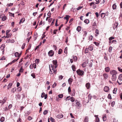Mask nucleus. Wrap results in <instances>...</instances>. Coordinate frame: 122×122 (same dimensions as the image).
Returning a JSON list of instances; mask_svg holds the SVG:
<instances>
[{
  "mask_svg": "<svg viewBox=\"0 0 122 122\" xmlns=\"http://www.w3.org/2000/svg\"><path fill=\"white\" fill-rule=\"evenodd\" d=\"M76 72L78 75L82 76L84 75V72L78 69L76 70Z\"/></svg>",
  "mask_w": 122,
  "mask_h": 122,
  "instance_id": "f257e3e1",
  "label": "nucleus"
},
{
  "mask_svg": "<svg viewBox=\"0 0 122 122\" xmlns=\"http://www.w3.org/2000/svg\"><path fill=\"white\" fill-rule=\"evenodd\" d=\"M110 74L112 76H115L117 74V71L114 70H111L110 73Z\"/></svg>",
  "mask_w": 122,
  "mask_h": 122,
  "instance_id": "f03ea898",
  "label": "nucleus"
},
{
  "mask_svg": "<svg viewBox=\"0 0 122 122\" xmlns=\"http://www.w3.org/2000/svg\"><path fill=\"white\" fill-rule=\"evenodd\" d=\"M54 52L52 50H51L48 52V54L50 56H52L54 54Z\"/></svg>",
  "mask_w": 122,
  "mask_h": 122,
  "instance_id": "7ed1b4c3",
  "label": "nucleus"
},
{
  "mask_svg": "<svg viewBox=\"0 0 122 122\" xmlns=\"http://www.w3.org/2000/svg\"><path fill=\"white\" fill-rule=\"evenodd\" d=\"M10 31H6V37L7 38L11 37V36L12 35V34L11 33H10Z\"/></svg>",
  "mask_w": 122,
  "mask_h": 122,
  "instance_id": "20e7f679",
  "label": "nucleus"
},
{
  "mask_svg": "<svg viewBox=\"0 0 122 122\" xmlns=\"http://www.w3.org/2000/svg\"><path fill=\"white\" fill-rule=\"evenodd\" d=\"M0 17V18L2 19V20H5L7 19V17L3 14L1 15Z\"/></svg>",
  "mask_w": 122,
  "mask_h": 122,
  "instance_id": "39448f33",
  "label": "nucleus"
},
{
  "mask_svg": "<svg viewBox=\"0 0 122 122\" xmlns=\"http://www.w3.org/2000/svg\"><path fill=\"white\" fill-rule=\"evenodd\" d=\"M118 23L117 22H115L113 24V27L114 30L118 27Z\"/></svg>",
  "mask_w": 122,
  "mask_h": 122,
  "instance_id": "423d86ee",
  "label": "nucleus"
},
{
  "mask_svg": "<svg viewBox=\"0 0 122 122\" xmlns=\"http://www.w3.org/2000/svg\"><path fill=\"white\" fill-rule=\"evenodd\" d=\"M103 76L104 77V79L105 80L107 79L108 77V74L106 73H105L103 74Z\"/></svg>",
  "mask_w": 122,
  "mask_h": 122,
  "instance_id": "0eeeda50",
  "label": "nucleus"
},
{
  "mask_svg": "<svg viewBox=\"0 0 122 122\" xmlns=\"http://www.w3.org/2000/svg\"><path fill=\"white\" fill-rule=\"evenodd\" d=\"M49 69L50 70V73L51 74H53V73H54L55 74H56V71H52V70H51V68H50V66H49Z\"/></svg>",
  "mask_w": 122,
  "mask_h": 122,
  "instance_id": "6e6552de",
  "label": "nucleus"
},
{
  "mask_svg": "<svg viewBox=\"0 0 122 122\" xmlns=\"http://www.w3.org/2000/svg\"><path fill=\"white\" fill-rule=\"evenodd\" d=\"M116 75L112 76L111 79L112 81H115L117 79Z\"/></svg>",
  "mask_w": 122,
  "mask_h": 122,
  "instance_id": "1a4fd4ad",
  "label": "nucleus"
},
{
  "mask_svg": "<svg viewBox=\"0 0 122 122\" xmlns=\"http://www.w3.org/2000/svg\"><path fill=\"white\" fill-rule=\"evenodd\" d=\"M15 41L14 40L12 39L10 40V39H9L7 40L6 41V43H14Z\"/></svg>",
  "mask_w": 122,
  "mask_h": 122,
  "instance_id": "9d476101",
  "label": "nucleus"
},
{
  "mask_svg": "<svg viewBox=\"0 0 122 122\" xmlns=\"http://www.w3.org/2000/svg\"><path fill=\"white\" fill-rule=\"evenodd\" d=\"M109 90V87L107 86H106L104 88V91L105 92H107Z\"/></svg>",
  "mask_w": 122,
  "mask_h": 122,
  "instance_id": "9b49d317",
  "label": "nucleus"
},
{
  "mask_svg": "<svg viewBox=\"0 0 122 122\" xmlns=\"http://www.w3.org/2000/svg\"><path fill=\"white\" fill-rule=\"evenodd\" d=\"M71 17L69 15H66V16L64 18V20H66V21H68L69 18Z\"/></svg>",
  "mask_w": 122,
  "mask_h": 122,
  "instance_id": "f8f14e48",
  "label": "nucleus"
},
{
  "mask_svg": "<svg viewBox=\"0 0 122 122\" xmlns=\"http://www.w3.org/2000/svg\"><path fill=\"white\" fill-rule=\"evenodd\" d=\"M15 57H18V59L20 58V54H19V53L17 52H16L15 53Z\"/></svg>",
  "mask_w": 122,
  "mask_h": 122,
  "instance_id": "ddd939ff",
  "label": "nucleus"
},
{
  "mask_svg": "<svg viewBox=\"0 0 122 122\" xmlns=\"http://www.w3.org/2000/svg\"><path fill=\"white\" fill-rule=\"evenodd\" d=\"M88 62L87 61H85L82 63L81 64V66L83 67H85L87 64H88Z\"/></svg>",
  "mask_w": 122,
  "mask_h": 122,
  "instance_id": "4468645a",
  "label": "nucleus"
},
{
  "mask_svg": "<svg viewBox=\"0 0 122 122\" xmlns=\"http://www.w3.org/2000/svg\"><path fill=\"white\" fill-rule=\"evenodd\" d=\"M92 28L93 30H98L97 26H92Z\"/></svg>",
  "mask_w": 122,
  "mask_h": 122,
  "instance_id": "2eb2a0df",
  "label": "nucleus"
},
{
  "mask_svg": "<svg viewBox=\"0 0 122 122\" xmlns=\"http://www.w3.org/2000/svg\"><path fill=\"white\" fill-rule=\"evenodd\" d=\"M51 67H50V68H51V70H52V71H56V72H57V70L56 69H55L54 68V65H52L51 64Z\"/></svg>",
  "mask_w": 122,
  "mask_h": 122,
  "instance_id": "dca6fc26",
  "label": "nucleus"
},
{
  "mask_svg": "<svg viewBox=\"0 0 122 122\" xmlns=\"http://www.w3.org/2000/svg\"><path fill=\"white\" fill-rule=\"evenodd\" d=\"M16 87H14L12 88L11 90V92L12 93H14L16 91Z\"/></svg>",
  "mask_w": 122,
  "mask_h": 122,
  "instance_id": "f3484780",
  "label": "nucleus"
},
{
  "mask_svg": "<svg viewBox=\"0 0 122 122\" xmlns=\"http://www.w3.org/2000/svg\"><path fill=\"white\" fill-rule=\"evenodd\" d=\"M88 118L87 116H86L84 119L83 122H88Z\"/></svg>",
  "mask_w": 122,
  "mask_h": 122,
  "instance_id": "a211bd4d",
  "label": "nucleus"
},
{
  "mask_svg": "<svg viewBox=\"0 0 122 122\" xmlns=\"http://www.w3.org/2000/svg\"><path fill=\"white\" fill-rule=\"evenodd\" d=\"M105 71L106 72H108L110 70V68L108 67H106L105 69Z\"/></svg>",
  "mask_w": 122,
  "mask_h": 122,
  "instance_id": "6ab92c4d",
  "label": "nucleus"
},
{
  "mask_svg": "<svg viewBox=\"0 0 122 122\" xmlns=\"http://www.w3.org/2000/svg\"><path fill=\"white\" fill-rule=\"evenodd\" d=\"M73 80L72 79L70 78L68 80V83L70 84H71V82L73 81Z\"/></svg>",
  "mask_w": 122,
  "mask_h": 122,
  "instance_id": "aec40b11",
  "label": "nucleus"
},
{
  "mask_svg": "<svg viewBox=\"0 0 122 122\" xmlns=\"http://www.w3.org/2000/svg\"><path fill=\"white\" fill-rule=\"evenodd\" d=\"M76 105L77 107H81V104L79 102H76Z\"/></svg>",
  "mask_w": 122,
  "mask_h": 122,
  "instance_id": "412c9836",
  "label": "nucleus"
},
{
  "mask_svg": "<svg viewBox=\"0 0 122 122\" xmlns=\"http://www.w3.org/2000/svg\"><path fill=\"white\" fill-rule=\"evenodd\" d=\"M53 63V64L54 65H58L57 64V61L56 60H54L52 61Z\"/></svg>",
  "mask_w": 122,
  "mask_h": 122,
  "instance_id": "4be33fe9",
  "label": "nucleus"
},
{
  "mask_svg": "<svg viewBox=\"0 0 122 122\" xmlns=\"http://www.w3.org/2000/svg\"><path fill=\"white\" fill-rule=\"evenodd\" d=\"M86 86L87 89H89L90 86V84L89 83H87L86 84Z\"/></svg>",
  "mask_w": 122,
  "mask_h": 122,
  "instance_id": "5701e85b",
  "label": "nucleus"
},
{
  "mask_svg": "<svg viewBox=\"0 0 122 122\" xmlns=\"http://www.w3.org/2000/svg\"><path fill=\"white\" fill-rule=\"evenodd\" d=\"M25 20V18H22L20 20V21L19 22V24H20L22 23Z\"/></svg>",
  "mask_w": 122,
  "mask_h": 122,
  "instance_id": "b1692460",
  "label": "nucleus"
},
{
  "mask_svg": "<svg viewBox=\"0 0 122 122\" xmlns=\"http://www.w3.org/2000/svg\"><path fill=\"white\" fill-rule=\"evenodd\" d=\"M72 68L73 71H76V67L74 65H73L72 66Z\"/></svg>",
  "mask_w": 122,
  "mask_h": 122,
  "instance_id": "393cba45",
  "label": "nucleus"
},
{
  "mask_svg": "<svg viewBox=\"0 0 122 122\" xmlns=\"http://www.w3.org/2000/svg\"><path fill=\"white\" fill-rule=\"evenodd\" d=\"M5 45L4 44H2L0 47V49L1 50H4L5 48Z\"/></svg>",
  "mask_w": 122,
  "mask_h": 122,
  "instance_id": "a878e982",
  "label": "nucleus"
},
{
  "mask_svg": "<svg viewBox=\"0 0 122 122\" xmlns=\"http://www.w3.org/2000/svg\"><path fill=\"white\" fill-rule=\"evenodd\" d=\"M117 5L115 4H113L112 6V8L113 10H115L116 9Z\"/></svg>",
  "mask_w": 122,
  "mask_h": 122,
  "instance_id": "bb28decb",
  "label": "nucleus"
},
{
  "mask_svg": "<svg viewBox=\"0 0 122 122\" xmlns=\"http://www.w3.org/2000/svg\"><path fill=\"white\" fill-rule=\"evenodd\" d=\"M12 86V83H10L8 85V86L7 87L8 88L7 89H9L11 88V87Z\"/></svg>",
  "mask_w": 122,
  "mask_h": 122,
  "instance_id": "cd10ccee",
  "label": "nucleus"
},
{
  "mask_svg": "<svg viewBox=\"0 0 122 122\" xmlns=\"http://www.w3.org/2000/svg\"><path fill=\"white\" fill-rule=\"evenodd\" d=\"M88 49L89 50L92 51L93 49V47L92 46H90L88 47Z\"/></svg>",
  "mask_w": 122,
  "mask_h": 122,
  "instance_id": "c85d7f7f",
  "label": "nucleus"
},
{
  "mask_svg": "<svg viewBox=\"0 0 122 122\" xmlns=\"http://www.w3.org/2000/svg\"><path fill=\"white\" fill-rule=\"evenodd\" d=\"M84 22L85 23L88 24L89 23V21L88 19H86L84 20Z\"/></svg>",
  "mask_w": 122,
  "mask_h": 122,
  "instance_id": "c756f323",
  "label": "nucleus"
},
{
  "mask_svg": "<svg viewBox=\"0 0 122 122\" xmlns=\"http://www.w3.org/2000/svg\"><path fill=\"white\" fill-rule=\"evenodd\" d=\"M106 15L104 13H102L101 14V16L102 18H104L105 15Z\"/></svg>",
  "mask_w": 122,
  "mask_h": 122,
  "instance_id": "7c9ffc66",
  "label": "nucleus"
},
{
  "mask_svg": "<svg viewBox=\"0 0 122 122\" xmlns=\"http://www.w3.org/2000/svg\"><path fill=\"white\" fill-rule=\"evenodd\" d=\"M48 111L47 110H45L43 112V114L44 115L48 113Z\"/></svg>",
  "mask_w": 122,
  "mask_h": 122,
  "instance_id": "2f4dec72",
  "label": "nucleus"
},
{
  "mask_svg": "<svg viewBox=\"0 0 122 122\" xmlns=\"http://www.w3.org/2000/svg\"><path fill=\"white\" fill-rule=\"evenodd\" d=\"M73 58L74 60V61H76L77 60V57L76 56H73Z\"/></svg>",
  "mask_w": 122,
  "mask_h": 122,
  "instance_id": "473e14b6",
  "label": "nucleus"
},
{
  "mask_svg": "<svg viewBox=\"0 0 122 122\" xmlns=\"http://www.w3.org/2000/svg\"><path fill=\"white\" fill-rule=\"evenodd\" d=\"M81 30V26H78L76 29L77 30Z\"/></svg>",
  "mask_w": 122,
  "mask_h": 122,
  "instance_id": "72a5a7b5",
  "label": "nucleus"
},
{
  "mask_svg": "<svg viewBox=\"0 0 122 122\" xmlns=\"http://www.w3.org/2000/svg\"><path fill=\"white\" fill-rule=\"evenodd\" d=\"M21 89L22 88L21 87H19L17 88V90L19 92H20L21 91Z\"/></svg>",
  "mask_w": 122,
  "mask_h": 122,
  "instance_id": "f704fd0d",
  "label": "nucleus"
},
{
  "mask_svg": "<svg viewBox=\"0 0 122 122\" xmlns=\"http://www.w3.org/2000/svg\"><path fill=\"white\" fill-rule=\"evenodd\" d=\"M118 79L120 80H122V74H120L119 76Z\"/></svg>",
  "mask_w": 122,
  "mask_h": 122,
  "instance_id": "c9c22d12",
  "label": "nucleus"
},
{
  "mask_svg": "<svg viewBox=\"0 0 122 122\" xmlns=\"http://www.w3.org/2000/svg\"><path fill=\"white\" fill-rule=\"evenodd\" d=\"M24 70L23 69V67L22 66H21L20 69L19 71L20 72L22 73L23 71Z\"/></svg>",
  "mask_w": 122,
  "mask_h": 122,
  "instance_id": "e433bc0d",
  "label": "nucleus"
},
{
  "mask_svg": "<svg viewBox=\"0 0 122 122\" xmlns=\"http://www.w3.org/2000/svg\"><path fill=\"white\" fill-rule=\"evenodd\" d=\"M64 52L66 54L67 53V47H66L65 48L64 51Z\"/></svg>",
  "mask_w": 122,
  "mask_h": 122,
  "instance_id": "4c0bfd02",
  "label": "nucleus"
},
{
  "mask_svg": "<svg viewBox=\"0 0 122 122\" xmlns=\"http://www.w3.org/2000/svg\"><path fill=\"white\" fill-rule=\"evenodd\" d=\"M117 90V89L116 88H114V90L113 91V93L115 94L116 93V91Z\"/></svg>",
  "mask_w": 122,
  "mask_h": 122,
  "instance_id": "58836bf2",
  "label": "nucleus"
},
{
  "mask_svg": "<svg viewBox=\"0 0 122 122\" xmlns=\"http://www.w3.org/2000/svg\"><path fill=\"white\" fill-rule=\"evenodd\" d=\"M62 52V49H59L58 50V54H61Z\"/></svg>",
  "mask_w": 122,
  "mask_h": 122,
  "instance_id": "ea45409f",
  "label": "nucleus"
},
{
  "mask_svg": "<svg viewBox=\"0 0 122 122\" xmlns=\"http://www.w3.org/2000/svg\"><path fill=\"white\" fill-rule=\"evenodd\" d=\"M5 120V118L3 117H1L0 119V120L1 122H3Z\"/></svg>",
  "mask_w": 122,
  "mask_h": 122,
  "instance_id": "a19ab883",
  "label": "nucleus"
},
{
  "mask_svg": "<svg viewBox=\"0 0 122 122\" xmlns=\"http://www.w3.org/2000/svg\"><path fill=\"white\" fill-rule=\"evenodd\" d=\"M70 99L71 101L72 102H74L75 100V98L72 97H71Z\"/></svg>",
  "mask_w": 122,
  "mask_h": 122,
  "instance_id": "79ce46f5",
  "label": "nucleus"
},
{
  "mask_svg": "<svg viewBox=\"0 0 122 122\" xmlns=\"http://www.w3.org/2000/svg\"><path fill=\"white\" fill-rule=\"evenodd\" d=\"M21 96L19 94H18L17 95V97H16V99H20V98Z\"/></svg>",
  "mask_w": 122,
  "mask_h": 122,
  "instance_id": "37998d69",
  "label": "nucleus"
},
{
  "mask_svg": "<svg viewBox=\"0 0 122 122\" xmlns=\"http://www.w3.org/2000/svg\"><path fill=\"white\" fill-rule=\"evenodd\" d=\"M93 37L92 35L90 36L89 37V40L90 41H91L92 40Z\"/></svg>",
  "mask_w": 122,
  "mask_h": 122,
  "instance_id": "c03bdc74",
  "label": "nucleus"
},
{
  "mask_svg": "<svg viewBox=\"0 0 122 122\" xmlns=\"http://www.w3.org/2000/svg\"><path fill=\"white\" fill-rule=\"evenodd\" d=\"M93 43L94 44H95L96 46H99V43H98V42H93Z\"/></svg>",
  "mask_w": 122,
  "mask_h": 122,
  "instance_id": "a18cd8bd",
  "label": "nucleus"
},
{
  "mask_svg": "<svg viewBox=\"0 0 122 122\" xmlns=\"http://www.w3.org/2000/svg\"><path fill=\"white\" fill-rule=\"evenodd\" d=\"M59 80H61L62 79L63 77V76H62V75H60L59 76Z\"/></svg>",
  "mask_w": 122,
  "mask_h": 122,
  "instance_id": "49530a36",
  "label": "nucleus"
},
{
  "mask_svg": "<svg viewBox=\"0 0 122 122\" xmlns=\"http://www.w3.org/2000/svg\"><path fill=\"white\" fill-rule=\"evenodd\" d=\"M39 59H36L35 61V63L38 64L39 62Z\"/></svg>",
  "mask_w": 122,
  "mask_h": 122,
  "instance_id": "de8ad7c7",
  "label": "nucleus"
},
{
  "mask_svg": "<svg viewBox=\"0 0 122 122\" xmlns=\"http://www.w3.org/2000/svg\"><path fill=\"white\" fill-rule=\"evenodd\" d=\"M31 76L33 77V78H35L36 75L34 73H32L31 74Z\"/></svg>",
  "mask_w": 122,
  "mask_h": 122,
  "instance_id": "09e8293b",
  "label": "nucleus"
},
{
  "mask_svg": "<svg viewBox=\"0 0 122 122\" xmlns=\"http://www.w3.org/2000/svg\"><path fill=\"white\" fill-rule=\"evenodd\" d=\"M103 120L104 121H105L107 119L106 116H104L103 117Z\"/></svg>",
  "mask_w": 122,
  "mask_h": 122,
  "instance_id": "8fccbe9b",
  "label": "nucleus"
},
{
  "mask_svg": "<svg viewBox=\"0 0 122 122\" xmlns=\"http://www.w3.org/2000/svg\"><path fill=\"white\" fill-rule=\"evenodd\" d=\"M33 67L35 69L36 67V63H34L32 64Z\"/></svg>",
  "mask_w": 122,
  "mask_h": 122,
  "instance_id": "3c124183",
  "label": "nucleus"
},
{
  "mask_svg": "<svg viewBox=\"0 0 122 122\" xmlns=\"http://www.w3.org/2000/svg\"><path fill=\"white\" fill-rule=\"evenodd\" d=\"M71 97L70 96H69L68 97H67L66 98V101L69 100L70 99Z\"/></svg>",
  "mask_w": 122,
  "mask_h": 122,
  "instance_id": "603ef678",
  "label": "nucleus"
},
{
  "mask_svg": "<svg viewBox=\"0 0 122 122\" xmlns=\"http://www.w3.org/2000/svg\"><path fill=\"white\" fill-rule=\"evenodd\" d=\"M112 47L111 46L109 48L108 51L109 52H110L112 51Z\"/></svg>",
  "mask_w": 122,
  "mask_h": 122,
  "instance_id": "864d4df0",
  "label": "nucleus"
},
{
  "mask_svg": "<svg viewBox=\"0 0 122 122\" xmlns=\"http://www.w3.org/2000/svg\"><path fill=\"white\" fill-rule=\"evenodd\" d=\"M99 118L98 117H97L96 119V122H99Z\"/></svg>",
  "mask_w": 122,
  "mask_h": 122,
  "instance_id": "5fc2aeb1",
  "label": "nucleus"
},
{
  "mask_svg": "<svg viewBox=\"0 0 122 122\" xmlns=\"http://www.w3.org/2000/svg\"><path fill=\"white\" fill-rule=\"evenodd\" d=\"M13 5V3H11L10 4H7V6L9 7L12 5Z\"/></svg>",
  "mask_w": 122,
  "mask_h": 122,
  "instance_id": "6e6d98bb",
  "label": "nucleus"
},
{
  "mask_svg": "<svg viewBox=\"0 0 122 122\" xmlns=\"http://www.w3.org/2000/svg\"><path fill=\"white\" fill-rule=\"evenodd\" d=\"M107 97L109 99H112V97L111 94H109L108 95V96Z\"/></svg>",
  "mask_w": 122,
  "mask_h": 122,
  "instance_id": "4d7b16f0",
  "label": "nucleus"
},
{
  "mask_svg": "<svg viewBox=\"0 0 122 122\" xmlns=\"http://www.w3.org/2000/svg\"><path fill=\"white\" fill-rule=\"evenodd\" d=\"M88 49L87 48H86L85 50V52L86 53H88Z\"/></svg>",
  "mask_w": 122,
  "mask_h": 122,
  "instance_id": "13d9d810",
  "label": "nucleus"
},
{
  "mask_svg": "<svg viewBox=\"0 0 122 122\" xmlns=\"http://www.w3.org/2000/svg\"><path fill=\"white\" fill-rule=\"evenodd\" d=\"M105 56H104V58L106 60H107L108 59V58L106 56V54L105 53Z\"/></svg>",
  "mask_w": 122,
  "mask_h": 122,
  "instance_id": "bf43d9fd",
  "label": "nucleus"
},
{
  "mask_svg": "<svg viewBox=\"0 0 122 122\" xmlns=\"http://www.w3.org/2000/svg\"><path fill=\"white\" fill-rule=\"evenodd\" d=\"M88 100H90L92 98V97L90 94L88 95Z\"/></svg>",
  "mask_w": 122,
  "mask_h": 122,
  "instance_id": "052dcab7",
  "label": "nucleus"
},
{
  "mask_svg": "<svg viewBox=\"0 0 122 122\" xmlns=\"http://www.w3.org/2000/svg\"><path fill=\"white\" fill-rule=\"evenodd\" d=\"M68 91L69 93H70L71 92V88L70 87H69L68 88Z\"/></svg>",
  "mask_w": 122,
  "mask_h": 122,
  "instance_id": "680f3d73",
  "label": "nucleus"
},
{
  "mask_svg": "<svg viewBox=\"0 0 122 122\" xmlns=\"http://www.w3.org/2000/svg\"><path fill=\"white\" fill-rule=\"evenodd\" d=\"M50 120L52 122H55L54 121V119L52 117H51L50 118Z\"/></svg>",
  "mask_w": 122,
  "mask_h": 122,
  "instance_id": "e2e57ef3",
  "label": "nucleus"
},
{
  "mask_svg": "<svg viewBox=\"0 0 122 122\" xmlns=\"http://www.w3.org/2000/svg\"><path fill=\"white\" fill-rule=\"evenodd\" d=\"M45 93L44 92H43L41 94V97L42 98L44 97L45 96Z\"/></svg>",
  "mask_w": 122,
  "mask_h": 122,
  "instance_id": "0e129e2a",
  "label": "nucleus"
},
{
  "mask_svg": "<svg viewBox=\"0 0 122 122\" xmlns=\"http://www.w3.org/2000/svg\"><path fill=\"white\" fill-rule=\"evenodd\" d=\"M58 96L59 98H61L63 97V95L62 94H59Z\"/></svg>",
  "mask_w": 122,
  "mask_h": 122,
  "instance_id": "69168bd1",
  "label": "nucleus"
},
{
  "mask_svg": "<svg viewBox=\"0 0 122 122\" xmlns=\"http://www.w3.org/2000/svg\"><path fill=\"white\" fill-rule=\"evenodd\" d=\"M114 39V38L113 37H110L109 38V40L110 41H111V40H112V39Z\"/></svg>",
  "mask_w": 122,
  "mask_h": 122,
  "instance_id": "338daca9",
  "label": "nucleus"
},
{
  "mask_svg": "<svg viewBox=\"0 0 122 122\" xmlns=\"http://www.w3.org/2000/svg\"><path fill=\"white\" fill-rule=\"evenodd\" d=\"M5 57L4 56H3L0 59V60H5Z\"/></svg>",
  "mask_w": 122,
  "mask_h": 122,
  "instance_id": "774afa93",
  "label": "nucleus"
}]
</instances>
